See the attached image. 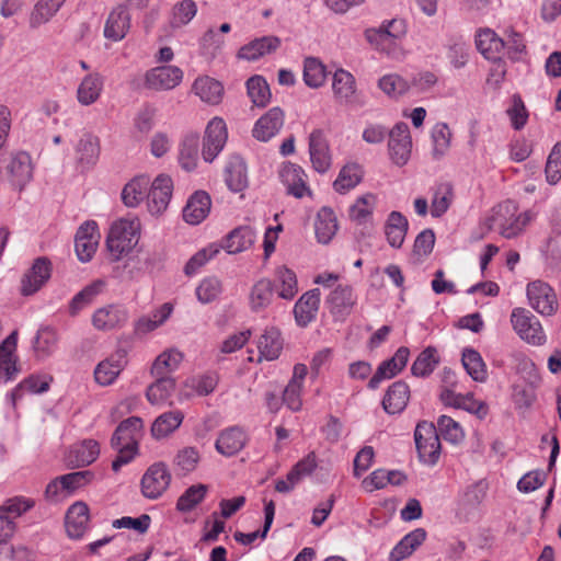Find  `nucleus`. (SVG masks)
Here are the masks:
<instances>
[{
  "mask_svg": "<svg viewBox=\"0 0 561 561\" xmlns=\"http://www.w3.org/2000/svg\"><path fill=\"white\" fill-rule=\"evenodd\" d=\"M173 181L169 175L160 174L149 184L147 191L148 209L152 215L164 211L170 203Z\"/></svg>",
  "mask_w": 561,
  "mask_h": 561,
  "instance_id": "9d476101",
  "label": "nucleus"
},
{
  "mask_svg": "<svg viewBox=\"0 0 561 561\" xmlns=\"http://www.w3.org/2000/svg\"><path fill=\"white\" fill-rule=\"evenodd\" d=\"M527 298L529 305L542 316H552L558 309L557 295L553 288L540 279L527 285Z\"/></svg>",
  "mask_w": 561,
  "mask_h": 561,
  "instance_id": "423d86ee",
  "label": "nucleus"
},
{
  "mask_svg": "<svg viewBox=\"0 0 561 561\" xmlns=\"http://www.w3.org/2000/svg\"><path fill=\"white\" fill-rule=\"evenodd\" d=\"M531 218L529 211L518 214L516 203L507 199L492 208L485 225L489 230H497L504 238L513 239L525 229Z\"/></svg>",
  "mask_w": 561,
  "mask_h": 561,
  "instance_id": "f257e3e1",
  "label": "nucleus"
},
{
  "mask_svg": "<svg viewBox=\"0 0 561 561\" xmlns=\"http://www.w3.org/2000/svg\"><path fill=\"white\" fill-rule=\"evenodd\" d=\"M100 154L99 138L92 134H83L76 146V168L81 173L92 168Z\"/></svg>",
  "mask_w": 561,
  "mask_h": 561,
  "instance_id": "dca6fc26",
  "label": "nucleus"
},
{
  "mask_svg": "<svg viewBox=\"0 0 561 561\" xmlns=\"http://www.w3.org/2000/svg\"><path fill=\"white\" fill-rule=\"evenodd\" d=\"M137 230L138 224L134 220L119 219L112 224L106 238V247L113 261H118L137 244Z\"/></svg>",
  "mask_w": 561,
  "mask_h": 561,
  "instance_id": "f03ea898",
  "label": "nucleus"
},
{
  "mask_svg": "<svg viewBox=\"0 0 561 561\" xmlns=\"http://www.w3.org/2000/svg\"><path fill=\"white\" fill-rule=\"evenodd\" d=\"M324 65L314 57H307L304 61V82L312 89L320 88L325 81Z\"/></svg>",
  "mask_w": 561,
  "mask_h": 561,
  "instance_id": "864d4df0",
  "label": "nucleus"
},
{
  "mask_svg": "<svg viewBox=\"0 0 561 561\" xmlns=\"http://www.w3.org/2000/svg\"><path fill=\"white\" fill-rule=\"evenodd\" d=\"M222 293V284L216 276L204 278L196 287V296L202 304H209L216 300Z\"/></svg>",
  "mask_w": 561,
  "mask_h": 561,
  "instance_id": "680f3d73",
  "label": "nucleus"
},
{
  "mask_svg": "<svg viewBox=\"0 0 561 561\" xmlns=\"http://www.w3.org/2000/svg\"><path fill=\"white\" fill-rule=\"evenodd\" d=\"M157 380L151 383L146 397L151 404H160L167 401L175 389V379L171 376H154Z\"/></svg>",
  "mask_w": 561,
  "mask_h": 561,
  "instance_id": "c03bdc74",
  "label": "nucleus"
},
{
  "mask_svg": "<svg viewBox=\"0 0 561 561\" xmlns=\"http://www.w3.org/2000/svg\"><path fill=\"white\" fill-rule=\"evenodd\" d=\"M469 44L462 37H451L447 44V58L456 69L463 68L469 59Z\"/></svg>",
  "mask_w": 561,
  "mask_h": 561,
  "instance_id": "5fc2aeb1",
  "label": "nucleus"
},
{
  "mask_svg": "<svg viewBox=\"0 0 561 561\" xmlns=\"http://www.w3.org/2000/svg\"><path fill=\"white\" fill-rule=\"evenodd\" d=\"M476 46L484 58L497 61L501 60V55L505 49V42L494 31L485 28L478 32Z\"/></svg>",
  "mask_w": 561,
  "mask_h": 561,
  "instance_id": "bb28decb",
  "label": "nucleus"
},
{
  "mask_svg": "<svg viewBox=\"0 0 561 561\" xmlns=\"http://www.w3.org/2000/svg\"><path fill=\"white\" fill-rule=\"evenodd\" d=\"M332 90L335 101L341 105H350L355 101L356 81L354 76L344 69L333 75Z\"/></svg>",
  "mask_w": 561,
  "mask_h": 561,
  "instance_id": "393cba45",
  "label": "nucleus"
},
{
  "mask_svg": "<svg viewBox=\"0 0 561 561\" xmlns=\"http://www.w3.org/2000/svg\"><path fill=\"white\" fill-rule=\"evenodd\" d=\"M142 427L144 422L139 416H130L122 421L111 438L112 448L138 449V435Z\"/></svg>",
  "mask_w": 561,
  "mask_h": 561,
  "instance_id": "2eb2a0df",
  "label": "nucleus"
},
{
  "mask_svg": "<svg viewBox=\"0 0 561 561\" xmlns=\"http://www.w3.org/2000/svg\"><path fill=\"white\" fill-rule=\"evenodd\" d=\"M3 171L14 187L23 190L33 178L31 156L19 151L9 157H0V175H3Z\"/></svg>",
  "mask_w": 561,
  "mask_h": 561,
  "instance_id": "20e7f679",
  "label": "nucleus"
},
{
  "mask_svg": "<svg viewBox=\"0 0 561 561\" xmlns=\"http://www.w3.org/2000/svg\"><path fill=\"white\" fill-rule=\"evenodd\" d=\"M256 233L250 226H241L230 231L222 243L220 249H225L229 254L240 253L249 249L255 241Z\"/></svg>",
  "mask_w": 561,
  "mask_h": 561,
  "instance_id": "a878e982",
  "label": "nucleus"
},
{
  "mask_svg": "<svg viewBox=\"0 0 561 561\" xmlns=\"http://www.w3.org/2000/svg\"><path fill=\"white\" fill-rule=\"evenodd\" d=\"M65 1L66 0H38L31 13L30 26L36 28L47 23Z\"/></svg>",
  "mask_w": 561,
  "mask_h": 561,
  "instance_id": "de8ad7c7",
  "label": "nucleus"
},
{
  "mask_svg": "<svg viewBox=\"0 0 561 561\" xmlns=\"http://www.w3.org/2000/svg\"><path fill=\"white\" fill-rule=\"evenodd\" d=\"M411 136L409 126L405 123H397L391 130H389L388 149L393 163L397 165H404L410 159L411 154Z\"/></svg>",
  "mask_w": 561,
  "mask_h": 561,
  "instance_id": "1a4fd4ad",
  "label": "nucleus"
},
{
  "mask_svg": "<svg viewBox=\"0 0 561 561\" xmlns=\"http://www.w3.org/2000/svg\"><path fill=\"white\" fill-rule=\"evenodd\" d=\"M440 357L436 347H425L415 358L411 366V374L415 377L426 378L438 366Z\"/></svg>",
  "mask_w": 561,
  "mask_h": 561,
  "instance_id": "a19ab883",
  "label": "nucleus"
},
{
  "mask_svg": "<svg viewBox=\"0 0 561 561\" xmlns=\"http://www.w3.org/2000/svg\"><path fill=\"white\" fill-rule=\"evenodd\" d=\"M51 381L50 377H39L32 375L25 379H23L19 385H16L11 392L7 394L8 401L15 407L16 401L20 400L25 392L30 393H43L49 389V383Z\"/></svg>",
  "mask_w": 561,
  "mask_h": 561,
  "instance_id": "473e14b6",
  "label": "nucleus"
},
{
  "mask_svg": "<svg viewBox=\"0 0 561 561\" xmlns=\"http://www.w3.org/2000/svg\"><path fill=\"white\" fill-rule=\"evenodd\" d=\"M103 81L99 73L88 75L77 90V99L82 105L94 103L102 91Z\"/></svg>",
  "mask_w": 561,
  "mask_h": 561,
  "instance_id": "a18cd8bd",
  "label": "nucleus"
},
{
  "mask_svg": "<svg viewBox=\"0 0 561 561\" xmlns=\"http://www.w3.org/2000/svg\"><path fill=\"white\" fill-rule=\"evenodd\" d=\"M211 198L205 191H196L183 208V219L190 225H198L206 219L210 211Z\"/></svg>",
  "mask_w": 561,
  "mask_h": 561,
  "instance_id": "5701e85b",
  "label": "nucleus"
},
{
  "mask_svg": "<svg viewBox=\"0 0 561 561\" xmlns=\"http://www.w3.org/2000/svg\"><path fill=\"white\" fill-rule=\"evenodd\" d=\"M90 527V510L87 503H72V538H80Z\"/></svg>",
  "mask_w": 561,
  "mask_h": 561,
  "instance_id": "13d9d810",
  "label": "nucleus"
},
{
  "mask_svg": "<svg viewBox=\"0 0 561 561\" xmlns=\"http://www.w3.org/2000/svg\"><path fill=\"white\" fill-rule=\"evenodd\" d=\"M193 90L203 102L218 104L224 95L222 84L209 77L197 78L194 81Z\"/></svg>",
  "mask_w": 561,
  "mask_h": 561,
  "instance_id": "c9c22d12",
  "label": "nucleus"
},
{
  "mask_svg": "<svg viewBox=\"0 0 561 561\" xmlns=\"http://www.w3.org/2000/svg\"><path fill=\"white\" fill-rule=\"evenodd\" d=\"M218 244H209L196 252L185 264L184 273L188 276L194 275L202 266H204L210 259L219 253Z\"/></svg>",
  "mask_w": 561,
  "mask_h": 561,
  "instance_id": "338daca9",
  "label": "nucleus"
},
{
  "mask_svg": "<svg viewBox=\"0 0 561 561\" xmlns=\"http://www.w3.org/2000/svg\"><path fill=\"white\" fill-rule=\"evenodd\" d=\"M201 460L199 451L196 447H184L178 451L173 463L175 469L183 474L194 471Z\"/></svg>",
  "mask_w": 561,
  "mask_h": 561,
  "instance_id": "bf43d9fd",
  "label": "nucleus"
},
{
  "mask_svg": "<svg viewBox=\"0 0 561 561\" xmlns=\"http://www.w3.org/2000/svg\"><path fill=\"white\" fill-rule=\"evenodd\" d=\"M320 289L313 288L305 293L295 304L294 314L299 327H307L316 319L320 306Z\"/></svg>",
  "mask_w": 561,
  "mask_h": 561,
  "instance_id": "b1692460",
  "label": "nucleus"
},
{
  "mask_svg": "<svg viewBox=\"0 0 561 561\" xmlns=\"http://www.w3.org/2000/svg\"><path fill=\"white\" fill-rule=\"evenodd\" d=\"M149 178L141 175L130 180L122 191V201L127 207L138 206L146 197L149 190Z\"/></svg>",
  "mask_w": 561,
  "mask_h": 561,
  "instance_id": "f704fd0d",
  "label": "nucleus"
},
{
  "mask_svg": "<svg viewBox=\"0 0 561 561\" xmlns=\"http://www.w3.org/2000/svg\"><path fill=\"white\" fill-rule=\"evenodd\" d=\"M284 122V111L279 106L272 107L255 122L252 136L259 141L266 142L279 133Z\"/></svg>",
  "mask_w": 561,
  "mask_h": 561,
  "instance_id": "ddd939ff",
  "label": "nucleus"
},
{
  "mask_svg": "<svg viewBox=\"0 0 561 561\" xmlns=\"http://www.w3.org/2000/svg\"><path fill=\"white\" fill-rule=\"evenodd\" d=\"M363 175V169L358 163H347L340 170L333 187L337 193L345 194L362 182Z\"/></svg>",
  "mask_w": 561,
  "mask_h": 561,
  "instance_id": "ea45409f",
  "label": "nucleus"
},
{
  "mask_svg": "<svg viewBox=\"0 0 561 561\" xmlns=\"http://www.w3.org/2000/svg\"><path fill=\"white\" fill-rule=\"evenodd\" d=\"M70 495V473L53 479L45 489L44 499L47 503L56 505L66 501Z\"/></svg>",
  "mask_w": 561,
  "mask_h": 561,
  "instance_id": "49530a36",
  "label": "nucleus"
},
{
  "mask_svg": "<svg viewBox=\"0 0 561 561\" xmlns=\"http://www.w3.org/2000/svg\"><path fill=\"white\" fill-rule=\"evenodd\" d=\"M247 442V433L239 426H231L219 433L215 448L220 455L232 457L244 448Z\"/></svg>",
  "mask_w": 561,
  "mask_h": 561,
  "instance_id": "a211bd4d",
  "label": "nucleus"
},
{
  "mask_svg": "<svg viewBox=\"0 0 561 561\" xmlns=\"http://www.w3.org/2000/svg\"><path fill=\"white\" fill-rule=\"evenodd\" d=\"M247 91L252 103L259 107L266 106L271 101L268 83L262 76H253L247 80Z\"/></svg>",
  "mask_w": 561,
  "mask_h": 561,
  "instance_id": "8fccbe9b",
  "label": "nucleus"
},
{
  "mask_svg": "<svg viewBox=\"0 0 561 561\" xmlns=\"http://www.w3.org/2000/svg\"><path fill=\"white\" fill-rule=\"evenodd\" d=\"M35 506V501L25 496H13L3 502L0 512L10 516L13 520Z\"/></svg>",
  "mask_w": 561,
  "mask_h": 561,
  "instance_id": "e2e57ef3",
  "label": "nucleus"
},
{
  "mask_svg": "<svg viewBox=\"0 0 561 561\" xmlns=\"http://www.w3.org/2000/svg\"><path fill=\"white\" fill-rule=\"evenodd\" d=\"M225 182L230 191L242 192L248 186L247 164L240 156H231L225 167Z\"/></svg>",
  "mask_w": 561,
  "mask_h": 561,
  "instance_id": "cd10ccee",
  "label": "nucleus"
},
{
  "mask_svg": "<svg viewBox=\"0 0 561 561\" xmlns=\"http://www.w3.org/2000/svg\"><path fill=\"white\" fill-rule=\"evenodd\" d=\"M104 286L105 283L103 280L96 279L80 290L72 297V312L92 304L96 296L101 294Z\"/></svg>",
  "mask_w": 561,
  "mask_h": 561,
  "instance_id": "69168bd1",
  "label": "nucleus"
},
{
  "mask_svg": "<svg viewBox=\"0 0 561 561\" xmlns=\"http://www.w3.org/2000/svg\"><path fill=\"white\" fill-rule=\"evenodd\" d=\"M409 222L400 211H391L385 226V233L392 248H401L408 232Z\"/></svg>",
  "mask_w": 561,
  "mask_h": 561,
  "instance_id": "72a5a7b5",
  "label": "nucleus"
},
{
  "mask_svg": "<svg viewBox=\"0 0 561 561\" xmlns=\"http://www.w3.org/2000/svg\"><path fill=\"white\" fill-rule=\"evenodd\" d=\"M274 297V283L268 278L257 280L250 293V304L253 311L265 309Z\"/></svg>",
  "mask_w": 561,
  "mask_h": 561,
  "instance_id": "37998d69",
  "label": "nucleus"
},
{
  "mask_svg": "<svg viewBox=\"0 0 561 561\" xmlns=\"http://www.w3.org/2000/svg\"><path fill=\"white\" fill-rule=\"evenodd\" d=\"M130 14L128 9L118 4L108 14L104 25V36L113 42H119L130 30Z\"/></svg>",
  "mask_w": 561,
  "mask_h": 561,
  "instance_id": "f3484780",
  "label": "nucleus"
},
{
  "mask_svg": "<svg viewBox=\"0 0 561 561\" xmlns=\"http://www.w3.org/2000/svg\"><path fill=\"white\" fill-rule=\"evenodd\" d=\"M275 280L280 285L278 297L291 300L298 293L297 276L294 271L286 266H279L275 270Z\"/></svg>",
  "mask_w": 561,
  "mask_h": 561,
  "instance_id": "603ef678",
  "label": "nucleus"
},
{
  "mask_svg": "<svg viewBox=\"0 0 561 561\" xmlns=\"http://www.w3.org/2000/svg\"><path fill=\"white\" fill-rule=\"evenodd\" d=\"M414 440L420 461L434 466L440 456V440L436 426L427 421L417 423L414 431Z\"/></svg>",
  "mask_w": 561,
  "mask_h": 561,
  "instance_id": "7ed1b4c3",
  "label": "nucleus"
},
{
  "mask_svg": "<svg viewBox=\"0 0 561 561\" xmlns=\"http://www.w3.org/2000/svg\"><path fill=\"white\" fill-rule=\"evenodd\" d=\"M182 360V354L178 351H165L161 353L152 364V376H170Z\"/></svg>",
  "mask_w": 561,
  "mask_h": 561,
  "instance_id": "4d7b16f0",
  "label": "nucleus"
},
{
  "mask_svg": "<svg viewBox=\"0 0 561 561\" xmlns=\"http://www.w3.org/2000/svg\"><path fill=\"white\" fill-rule=\"evenodd\" d=\"M305 171L301 167L288 163L280 171L282 182L287 188V193L297 198H301L308 191Z\"/></svg>",
  "mask_w": 561,
  "mask_h": 561,
  "instance_id": "7c9ffc66",
  "label": "nucleus"
},
{
  "mask_svg": "<svg viewBox=\"0 0 561 561\" xmlns=\"http://www.w3.org/2000/svg\"><path fill=\"white\" fill-rule=\"evenodd\" d=\"M284 346V340L278 329L270 328L264 331L257 341L260 353L259 362L275 360L279 357Z\"/></svg>",
  "mask_w": 561,
  "mask_h": 561,
  "instance_id": "c756f323",
  "label": "nucleus"
},
{
  "mask_svg": "<svg viewBox=\"0 0 561 561\" xmlns=\"http://www.w3.org/2000/svg\"><path fill=\"white\" fill-rule=\"evenodd\" d=\"M424 528H415L407 534L391 550L389 561H401L410 557L426 539Z\"/></svg>",
  "mask_w": 561,
  "mask_h": 561,
  "instance_id": "c85d7f7f",
  "label": "nucleus"
},
{
  "mask_svg": "<svg viewBox=\"0 0 561 561\" xmlns=\"http://www.w3.org/2000/svg\"><path fill=\"white\" fill-rule=\"evenodd\" d=\"M461 362L467 374L474 381L483 382L486 380L485 364L478 351L473 348H465Z\"/></svg>",
  "mask_w": 561,
  "mask_h": 561,
  "instance_id": "09e8293b",
  "label": "nucleus"
},
{
  "mask_svg": "<svg viewBox=\"0 0 561 561\" xmlns=\"http://www.w3.org/2000/svg\"><path fill=\"white\" fill-rule=\"evenodd\" d=\"M51 273L50 261L37 257L32 267L24 274L21 282V293L24 296L35 294L49 279Z\"/></svg>",
  "mask_w": 561,
  "mask_h": 561,
  "instance_id": "4468645a",
  "label": "nucleus"
},
{
  "mask_svg": "<svg viewBox=\"0 0 561 561\" xmlns=\"http://www.w3.org/2000/svg\"><path fill=\"white\" fill-rule=\"evenodd\" d=\"M128 320L127 310L119 305H108L98 309L92 317V323L98 330L108 331L119 329Z\"/></svg>",
  "mask_w": 561,
  "mask_h": 561,
  "instance_id": "6ab92c4d",
  "label": "nucleus"
},
{
  "mask_svg": "<svg viewBox=\"0 0 561 561\" xmlns=\"http://www.w3.org/2000/svg\"><path fill=\"white\" fill-rule=\"evenodd\" d=\"M453 199V187L449 183H440L434 187L431 203V215L439 218L449 208Z\"/></svg>",
  "mask_w": 561,
  "mask_h": 561,
  "instance_id": "3c124183",
  "label": "nucleus"
},
{
  "mask_svg": "<svg viewBox=\"0 0 561 561\" xmlns=\"http://www.w3.org/2000/svg\"><path fill=\"white\" fill-rule=\"evenodd\" d=\"M183 79V71L176 66H159L146 73L145 82L149 89L168 91L178 87Z\"/></svg>",
  "mask_w": 561,
  "mask_h": 561,
  "instance_id": "9b49d317",
  "label": "nucleus"
},
{
  "mask_svg": "<svg viewBox=\"0 0 561 561\" xmlns=\"http://www.w3.org/2000/svg\"><path fill=\"white\" fill-rule=\"evenodd\" d=\"M171 473L164 462L151 465L141 478V493L145 497L156 500L169 488Z\"/></svg>",
  "mask_w": 561,
  "mask_h": 561,
  "instance_id": "0eeeda50",
  "label": "nucleus"
},
{
  "mask_svg": "<svg viewBox=\"0 0 561 561\" xmlns=\"http://www.w3.org/2000/svg\"><path fill=\"white\" fill-rule=\"evenodd\" d=\"M207 490V485L205 484L199 483L191 485L178 499L176 510L182 513L191 512L205 499Z\"/></svg>",
  "mask_w": 561,
  "mask_h": 561,
  "instance_id": "6e6d98bb",
  "label": "nucleus"
},
{
  "mask_svg": "<svg viewBox=\"0 0 561 561\" xmlns=\"http://www.w3.org/2000/svg\"><path fill=\"white\" fill-rule=\"evenodd\" d=\"M513 329L518 336L534 345H541L546 341V335L539 320L525 308H515L511 314Z\"/></svg>",
  "mask_w": 561,
  "mask_h": 561,
  "instance_id": "39448f33",
  "label": "nucleus"
},
{
  "mask_svg": "<svg viewBox=\"0 0 561 561\" xmlns=\"http://www.w3.org/2000/svg\"><path fill=\"white\" fill-rule=\"evenodd\" d=\"M355 302L356 298L350 285H339L327 299L331 313L337 316L348 314Z\"/></svg>",
  "mask_w": 561,
  "mask_h": 561,
  "instance_id": "2f4dec72",
  "label": "nucleus"
},
{
  "mask_svg": "<svg viewBox=\"0 0 561 561\" xmlns=\"http://www.w3.org/2000/svg\"><path fill=\"white\" fill-rule=\"evenodd\" d=\"M410 387L403 380L391 383L381 401L382 408L388 414H399L404 411L410 400Z\"/></svg>",
  "mask_w": 561,
  "mask_h": 561,
  "instance_id": "4be33fe9",
  "label": "nucleus"
},
{
  "mask_svg": "<svg viewBox=\"0 0 561 561\" xmlns=\"http://www.w3.org/2000/svg\"><path fill=\"white\" fill-rule=\"evenodd\" d=\"M545 172L550 184H557L561 180V142H557L549 153Z\"/></svg>",
  "mask_w": 561,
  "mask_h": 561,
  "instance_id": "774afa93",
  "label": "nucleus"
},
{
  "mask_svg": "<svg viewBox=\"0 0 561 561\" xmlns=\"http://www.w3.org/2000/svg\"><path fill=\"white\" fill-rule=\"evenodd\" d=\"M57 342V335L54 329L49 327L41 328L33 341V348L38 357L49 355Z\"/></svg>",
  "mask_w": 561,
  "mask_h": 561,
  "instance_id": "052dcab7",
  "label": "nucleus"
},
{
  "mask_svg": "<svg viewBox=\"0 0 561 561\" xmlns=\"http://www.w3.org/2000/svg\"><path fill=\"white\" fill-rule=\"evenodd\" d=\"M228 134L226 123L220 117H214L206 126L203 139L202 156L206 162H213L224 149Z\"/></svg>",
  "mask_w": 561,
  "mask_h": 561,
  "instance_id": "6e6552de",
  "label": "nucleus"
},
{
  "mask_svg": "<svg viewBox=\"0 0 561 561\" xmlns=\"http://www.w3.org/2000/svg\"><path fill=\"white\" fill-rule=\"evenodd\" d=\"M184 419L181 411H170L159 415L151 426V434L156 439L168 437L180 427Z\"/></svg>",
  "mask_w": 561,
  "mask_h": 561,
  "instance_id": "58836bf2",
  "label": "nucleus"
},
{
  "mask_svg": "<svg viewBox=\"0 0 561 561\" xmlns=\"http://www.w3.org/2000/svg\"><path fill=\"white\" fill-rule=\"evenodd\" d=\"M451 133L446 123H438L433 127L432 140L434 144L433 156L436 159L443 157L449 148Z\"/></svg>",
  "mask_w": 561,
  "mask_h": 561,
  "instance_id": "0e129e2a",
  "label": "nucleus"
},
{
  "mask_svg": "<svg viewBox=\"0 0 561 561\" xmlns=\"http://www.w3.org/2000/svg\"><path fill=\"white\" fill-rule=\"evenodd\" d=\"M100 446L95 439L88 438L72 445V468L85 467L96 460Z\"/></svg>",
  "mask_w": 561,
  "mask_h": 561,
  "instance_id": "4c0bfd02",
  "label": "nucleus"
},
{
  "mask_svg": "<svg viewBox=\"0 0 561 561\" xmlns=\"http://www.w3.org/2000/svg\"><path fill=\"white\" fill-rule=\"evenodd\" d=\"M309 154L313 169L323 174L331 167V153L328 139L322 129L317 128L309 135Z\"/></svg>",
  "mask_w": 561,
  "mask_h": 561,
  "instance_id": "f8f14e48",
  "label": "nucleus"
},
{
  "mask_svg": "<svg viewBox=\"0 0 561 561\" xmlns=\"http://www.w3.org/2000/svg\"><path fill=\"white\" fill-rule=\"evenodd\" d=\"M314 230L320 243L327 244L331 241L337 230L336 217L331 208L323 207L319 210Z\"/></svg>",
  "mask_w": 561,
  "mask_h": 561,
  "instance_id": "e433bc0d",
  "label": "nucleus"
},
{
  "mask_svg": "<svg viewBox=\"0 0 561 561\" xmlns=\"http://www.w3.org/2000/svg\"><path fill=\"white\" fill-rule=\"evenodd\" d=\"M199 136L190 133L184 136L180 144L179 162L186 171H192L197 165L198 160Z\"/></svg>",
  "mask_w": 561,
  "mask_h": 561,
  "instance_id": "79ce46f5",
  "label": "nucleus"
},
{
  "mask_svg": "<svg viewBox=\"0 0 561 561\" xmlns=\"http://www.w3.org/2000/svg\"><path fill=\"white\" fill-rule=\"evenodd\" d=\"M280 38L275 35L257 37L243 45L238 51V57L254 61L276 51L280 47Z\"/></svg>",
  "mask_w": 561,
  "mask_h": 561,
  "instance_id": "412c9836",
  "label": "nucleus"
},
{
  "mask_svg": "<svg viewBox=\"0 0 561 561\" xmlns=\"http://www.w3.org/2000/svg\"><path fill=\"white\" fill-rule=\"evenodd\" d=\"M18 345V331L9 334L0 344V375H3L4 381L13 380L20 373L18 357L14 352Z\"/></svg>",
  "mask_w": 561,
  "mask_h": 561,
  "instance_id": "aec40b11",
  "label": "nucleus"
}]
</instances>
